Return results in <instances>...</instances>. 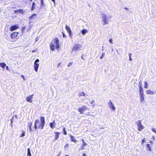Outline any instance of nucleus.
<instances>
[{
    "mask_svg": "<svg viewBox=\"0 0 156 156\" xmlns=\"http://www.w3.org/2000/svg\"><path fill=\"white\" fill-rule=\"evenodd\" d=\"M40 121L38 119H36L34 122V128L36 130L37 129H42L45 124V119L44 117L41 116L40 118Z\"/></svg>",
    "mask_w": 156,
    "mask_h": 156,
    "instance_id": "obj_1",
    "label": "nucleus"
},
{
    "mask_svg": "<svg viewBox=\"0 0 156 156\" xmlns=\"http://www.w3.org/2000/svg\"><path fill=\"white\" fill-rule=\"evenodd\" d=\"M50 47L51 50L54 51L55 48L58 49L60 48L59 41L58 38L56 37L53 39L50 44Z\"/></svg>",
    "mask_w": 156,
    "mask_h": 156,
    "instance_id": "obj_2",
    "label": "nucleus"
},
{
    "mask_svg": "<svg viewBox=\"0 0 156 156\" xmlns=\"http://www.w3.org/2000/svg\"><path fill=\"white\" fill-rule=\"evenodd\" d=\"M139 92L140 95V98L141 102H142L144 101V96L143 89L142 87L141 82H140L139 84Z\"/></svg>",
    "mask_w": 156,
    "mask_h": 156,
    "instance_id": "obj_3",
    "label": "nucleus"
},
{
    "mask_svg": "<svg viewBox=\"0 0 156 156\" xmlns=\"http://www.w3.org/2000/svg\"><path fill=\"white\" fill-rule=\"evenodd\" d=\"M19 34L18 32H13L10 34L11 39L12 40V41H15L17 39V37Z\"/></svg>",
    "mask_w": 156,
    "mask_h": 156,
    "instance_id": "obj_4",
    "label": "nucleus"
},
{
    "mask_svg": "<svg viewBox=\"0 0 156 156\" xmlns=\"http://www.w3.org/2000/svg\"><path fill=\"white\" fill-rule=\"evenodd\" d=\"M102 19L103 22H104V25L107 24L108 23V17L106 14H102Z\"/></svg>",
    "mask_w": 156,
    "mask_h": 156,
    "instance_id": "obj_5",
    "label": "nucleus"
},
{
    "mask_svg": "<svg viewBox=\"0 0 156 156\" xmlns=\"http://www.w3.org/2000/svg\"><path fill=\"white\" fill-rule=\"evenodd\" d=\"M88 109L86 105H83L80 107L78 108V111L80 112V114H82L84 113V112L87 110Z\"/></svg>",
    "mask_w": 156,
    "mask_h": 156,
    "instance_id": "obj_6",
    "label": "nucleus"
},
{
    "mask_svg": "<svg viewBox=\"0 0 156 156\" xmlns=\"http://www.w3.org/2000/svg\"><path fill=\"white\" fill-rule=\"evenodd\" d=\"M136 123L138 126V130L139 131H141L144 128V127L141 124V120H139L137 121Z\"/></svg>",
    "mask_w": 156,
    "mask_h": 156,
    "instance_id": "obj_7",
    "label": "nucleus"
},
{
    "mask_svg": "<svg viewBox=\"0 0 156 156\" xmlns=\"http://www.w3.org/2000/svg\"><path fill=\"white\" fill-rule=\"evenodd\" d=\"M81 48V45L80 44H75L73 46L72 49V51H75L79 50Z\"/></svg>",
    "mask_w": 156,
    "mask_h": 156,
    "instance_id": "obj_8",
    "label": "nucleus"
},
{
    "mask_svg": "<svg viewBox=\"0 0 156 156\" xmlns=\"http://www.w3.org/2000/svg\"><path fill=\"white\" fill-rule=\"evenodd\" d=\"M39 62V60L38 59H36L34 62V69L36 72H37L38 71V69L39 66V64L37 63Z\"/></svg>",
    "mask_w": 156,
    "mask_h": 156,
    "instance_id": "obj_9",
    "label": "nucleus"
},
{
    "mask_svg": "<svg viewBox=\"0 0 156 156\" xmlns=\"http://www.w3.org/2000/svg\"><path fill=\"white\" fill-rule=\"evenodd\" d=\"M151 144H147L146 145V148L147 151H151V146L153 144V142L151 140H150L149 142Z\"/></svg>",
    "mask_w": 156,
    "mask_h": 156,
    "instance_id": "obj_10",
    "label": "nucleus"
},
{
    "mask_svg": "<svg viewBox=\"0 0 156 156\" xmlns=\"http://www.w3.org/2000/svg\"><path fill=\"white\" fill-rule=\"evenodd\" d=\"M19 27V26L17 24L12 25L10 27V30L11 31H13L18 29Z\"/></svg>",
    "mask_w": 156,
    "mask_h": 156,
    "instance_id": "obj_11",
    "label": "nucleus"
},
{
    "mask_svg": "<svg viewBox=\"0 0 156 156\" xmlns=\"http://www.w3.org/2000/svg\"><path fill=\"white\" fill-rule=\"evenodd\" d=\"M34 94H32L27 97L26 98V100L27 101L31 103L32 102V99L33 98Z\"/></svg>",
    "mask_w": 156,
    "mask_h": 156,
    "instance_id": "obj_12",
    "label": "nucleus"
},
{
    "mask_svg": "<svg viewBox=\"0 0 156 156\" xmlns=\"http://www.w3.org/2000/svg\"><path fill=\"white\" fill-rule=\"evenodd\" d=\"M36 16L37 14L35 13L32 14L29 17L30 21L31 22H33L34 20L35 19Z\"/></svg>",
    "mask_w": 156,
    "mask_h": 156,
    "instance_id": "obj_13",
    "label": "nucleus"
},
{
    "mask_svg": "<svg viewBox=\"0 0 156 156\" xmlns=\"http://www.w3.org/2000/svg\"><path fill=\"white\" fill-rule=\"evenodd\" d=\"M108 105L109 107L111 108V110L113 111L115 109V108L114 107V105L112 103L111 101V100H110L109 102Z\"/></svg>",
    "mask_w": 156,
    "mask_h": 156,
    "instance_id": "obj_14",
    "label": "nucleus"
},
{
    "mask_svg": "<svg viewBox=\"0 0 156 156\" xmlns=\"http://www.w3.org/2000/svg\"><path fill=\"white\" fill-rule=\"evenodd\" d=\"M65 28L69 34V36H71L72 35V31L70 27L66 25Z\"/></svg>",
    "mask_w": 156,
    "mask_h": 156,
    "instance_id": "obj_15",
    "label": "nucleus"
},
{
    "mask_svg": "<svg viewBox=\"0 0 156 156\" xmlns=\"http://www.w3.org/2000/svg\"><path fill=\"white\" fill-rule=\"evenodd\" d=\"M55 134V136L54 138V140H57L59 138V135L60 134V132H54Z\"/></svg>",
    "mask_w": 156,
    "mask_h": 156,
    "instance_id": "obj_16",
    "label": "nucleus"
},
{
    "mask_svg": "<svg viewBox=\"0 0 156 156\" xmlns=\"http://www.w3.org/2000/svg\"><path fill=\"white\" fill-rule=\"evenodd\" d=\"M69 136L70 138V140L71 142H73L75 143H76L77 142V140L75 139L74 136L72 135H70Z\"/></svg>",
    "mask_w": 156,
    "mask_h": 156,
    "instance_id": "obj_17",
    "label": "nucleus"
},
{
    "mask_svg": "<svg viewBox=\"0 0 156 156\" xmlns=\"http://www.w3.org/2000/svg\"><path fill=\"white\" fill-rule=\"evenodd\" d=\"M32 122H29L27 123V126L29 128L30 131L31 132L32 131Z\"/></svg>",
    "mask_w": 156,
    "mask_h": 156,
    "instance_id": "obj_18",
    "label": "nucleus"
},
{
    "mask_svg": "<svg viewBox=\"0 0 156 156\" xmlns=\"http://www.w3.org/2000/svg\"><path fill=\"white\" fill-rule=\"evenodd\" d=\"M146 93L147 94H154V92L150 90H147L146 91Z\"/></svg>",
    "mask_w": 156,
    "mask_h": 156,
    "instance_id": "obj_19",
    "label": "nucleus"
},
{
    "mask_svg": "<svg viewBox=\"0 0 156 156\" xmlns=\"http://www.w3.org/2000/svg\"><path fill=\"white\" fill-rule=\"evenodd\" d=\"M87 145V144L85 142H83V143L82 145L81 146L80 148H79V149L80 150H84V147L86 146Z\"/></svg>",
    "mask_w": 156,
    "mask_h": 156,
    "instance_id": "obj_20",
    "label": "nucleus"
},
{
    "mask_svg": "<svg viewBox=\"0 0 156 156\" xmlns=\"http://www.w3.org/2000/svg\"><path fill=\"white\" fill-rule=\"evenodd\" d=\"M55 125H56V123L54 121H53L52 122H51L50 124V127L52 129H53L55 128Z\"/></svg>",
    "mask_w": 156,
    "mask_h": 156,
    "instance_id": "obj_21",
    "label": "nucleus"
},
{
    "mask_svg": "<svg viewBox=\"0 0 156 156\" xmlns=\"http://www.w3.org/2000/svg\"><path fill=\"white\" fill-rule=\"evenodd\" d=\"M6 65L4 62H1L0 63V66L3 69H4L5 66H6Z\"/></svg>",
    "mask_w": 156,
    "mask_h": 156,
    "instance_id": "obj_22",
    "label": "nucleus"
},
{
    "mask_svg": "<svg viewBox=\"0 0 156 156\" xmlns=\"http://www.w3.org/2000/svg\"><path fill=\"white\" fill-rule=\"evenodd\" d=\"M36 3L34 2H33L32 4V7L31 9V11H33L35 8Z\"/></svg>",
    "mask_w": 156,
    "mask_h": 156,
    "instance_id": "obj_23",
    "label": "nucleus"
},
{
    "mask_svg": "<svg viewBox=\"0 0 156 156\" xmlns=\"http://www.w3.org/2000/svg\"><path fill=\"white\" fill-rule=\"evenodd\" d=\"M85 96V94L83 92H80L78 95L79 97Z\"/></svg>",
    "mask_w": 156,
    "mask_h": 156,
    "instance_id": "obj_24",
    "label": "nucleus"
},
{
    "mask_svg": "<svg viewBox=\"0 0 156 156\" xmlns=\"http://www.w3.org/2000/svg\"><path fill=\"white\" fill-rule=\"evenodd\" d=\"M81 33L83 35H84L87 32V30L86 29H84L81 30Z\"/></svg>",
    "mask_w": 156,
    "mask_h": 156,
    "instance_id": "obj_25",
    "label": "nucleus"
},
{
    "mask_svg": "<svg viewBox=\"0 0 156 156\" xmlns=\"http://www.w3.org/2000/svg\"><path fill=\"white\" fill-rule=\"evenodd\" d=\"M15 12H16L17 13L20 12L23 13V11L22 9H19L16 11Z\"/></svg>",
    "mask_w": 156,
    "mask_h": 156,
    "instance_id": "obj_26",
    "label": "nucleus"
},
{
    "mask_svg": "<svg viewBox=\"0 0 156 156\" xmlns=\"http://www.w3.org/2000/svg\"><path fill=\"white\" fill-rule=\"evenodd\" d=\"M27 156H31V155L30 151V149L29 148H28L27 149Z\"/></svg>",
    "mask_w": 156,
    "mask_h": 156,
    "instance_id": "obj_27",
    "label": "nucleus"
},
{
    "mask_svg": "<svg viewBox=\"0 0 156 156\" xmlns=\"http://www.w3.org/2000/svg\"><path fill=\"white\" fill-rule=\"evenodd\" d=\"M144 87L146 89L148 87V85L147 83V81H145L144 82Z\"/></svg>",
    "mask_w": 156,
    "mask_h": 156,
    "instance_id": "obj_28",
    "label": "nucleus"
},
{
    "mask_svg": "<svg viewBox=\"0 0 156 156\" xmlns=\"http://www.w3.org/2000/svg\"><path fill=\"white\" fill-rule=\"evenodd\" d=\"M63 131L64 134L65 135H66L67 134V133L66 130V128L65 127H64L63 128Z\"/></svg>",
    "mask_w": 156,
    "mask_h": 156,
    "instance_id": "obj_29",
    "label": "nucleus"
},
{
    "mask_svg": "<svg viewBox=\"0 0 156 156\" xmlns=\"http://www.w3.org/2000/svg\"><path fill=\"white\" fill-rule=\"evenodd\" d=\"M22 134L20 136V137H23L25 135V132L24 131L22 130Z\"/></svg>",
    "mask_w": 156,
    "mask_h": 156,
    "instance_id": "obj_30",
    "label": "nucleus"
},
{
    "mask_svg": "<svg viewBox=\"0 0 156 156\" xmlns=\"http://www.w3.org/2000/svg\"><path fill=\"white\" fill-rule=\"evenodd\" d=\"M41 1L40 6L41 7H42L44 6L43 0H41Z\"/></svg>",
    "mask_w": 156,
    "mask_h": 156,
    "instance_id": "obj_31",
    "label": "nucleus"
},
{
    "mask_svg": "<svg viewBox=\"0 0 156 156\" xmlns=\"http://www.w3.org/2000/svg\"><path fill=\"white\" fill-rule=\"evenodd\" d=\"M146 142V139L145 138H143L141 140V144L143 145L144 143Z\"/></svg>",
    "mask_w": 156,
    "mask_h": 156,
    "instance_id": "obj_32",
    "label": "nucleus"
},
{
    "mask_svg": "<svg viewBox=\"0 0 156 156\" xmlns=\"http://www.w3.org/2000/svg\"><path fill=\"white\" fill-rule=\"evenodd\" d=\"M14 120V117H12V118L11 119V123H10V125L12 126V123H13V121Z\"/></svg>",
    "mask_w": 156,
    "mask_h": 156,
    "instance_id": "obj_33",
    "label": "nucleus"
},
{
    "mask_svg": "<svg viewBox=\"0 0 156 156\" xmlns=\"http://www.w3.org/2000/svg\"><path fill=\"white\" fill-rule=\"evenodd\" d=\"M69 144H67L64 146V149H67L69 148Z\"/></svg>",
    "mask_w": 156,
    "mask_h": 156,
    "instance_id": "obj_34",
    "label": "nucleus"
},
{
    "mask_svg": "<svg viewBox=\"0 0 156 156\" xmlns=\"http://www.w3.org/2000/svg\"><path fill=\"white\" fill-rule=\"evenodd\" d=\"M26 27H23L22 28V32H24L25 29H26Z\"/></svg>",
    "mask_w": 156,
    "mask_h": 156,
    "instance_id": "obj_35",
    "label": "nucleus"
},
{
    "mask_svg": "<svg viewBox=\"0 0 156 156\" xmlns=\"http://www.w3.org/2000/svg\"><path fill=\"white\" fill-rule=\"evenodd\" d=\"M73 63V62H70L69 63L68 65V67H70L72 65Z\"/></svg>",
    "mask_w": 156,
    "mask_h": 156,
    "instance_id": "obj_36",
    "label": "nucleus"
},
{
    "mask_svg": "<svg viewBox=\"0 0 156 156\" xmlns=\"http://www.w3.org/2000/svg\"><path fill=\"white\" fill-rule=\"evenodd\" d=\"M104 54L105 53L103 52L102 53V55L100 57V58L101 59L103 58L104 57Z\"/></svg>",
    "mask_w": 156,
    "mask_h": 156,
    "instance_id": "obj_37",
    "label": "nucleus"
},
{
    "mask_svg": "<svg viewBox=\"0 0 156 156\" xmlns=\"http://www.w3.org/2000/svg\"><path fill=\"white\" fill-rule=\"evenodd\" d=\"M152 131L155 133H156V129L155 128H153L151 129Z\"/></svg>",
    "mask_w": 156,
    "mask_h": 156,
    "instance_id": "obj_38",
    "label": "nucleus"
},
{
    "mask_svg": "<svg viewBox=\"0 0 156 156\" xmlns=\"http://www.w3.org/2000/svg\"><path fill=\"white\" fill-rule=\"evenodd\" d=\"M109 41L111 44H113L112 39V38L110 39L109 40Z\"/></svg>",
    "mask_w": 156,
    "mask_h": 156,
    "instance_id": "obj_39",
    "label": "nucleus"
},
{
    "mask_svg": "<svg viewBox=\"0 0 156 156\" xmlns=\"http://www.w3.org/2000/svg\"><path fill=\"white\" fill-rule=\"evenodd\" d=\"M95 103V101H94V100H93L90 103V104H91V105H92L94 103Z\"/></svg>",
    "mask_w": 156,
    "mask_h": 156,
    "instance_id": "obj_40",
    "label": "nucleus"
},
{
    "mask_svg": "<svg viewBox=\"0 0 156 156\" xmlns=\"http://www.w3.org/2000/svg\"><path fill=\"white\" fill-rule=\"evenodd\" d=\"M62 35H63V37L64 38L65 37H66V36L65 35V34L64 33H63V32H62Z\"/></svg>",
    "mask_w": 156,
    "mask_h": 156,
    "instance_id": "obj_41",
    "label": "nucleus"
},
{
    "mask_svg": "<svg viewBox=\"0 0 156 156\" xmlns=\"http://www.w3.org/2000/svg\"><path fill=\"white\" fill-rule=\"evenodd\" d=\"M6 69L7 70H9V67L8 66H6Z\"/></svg>",
    "mask_w": 156,
    "mask_h": 156,
    "instance_id": "obj_42",
    "label": "nucleus"
},
{
    "mask_svg": "<svg viewBox=\"0 0 156 156\" xmlns=\"http://www.w3.org/2000/svg\"><path fill=\"white\" fill-rule=\"evenodd\" d=\"M129 57H131V55H132V54L131 53H129Z\"/></svg>",
    "mask_w": 156,
    "mask_h": 156,
    "instance_id": "obj_43",
    "label": "nucleus"
},
{
    "mask_svg": "<svg viewBox=\"0 0 156 156\" xmlns=\"http://www.w3.org/2000/svg\"><path fill=\"white\" fill-rule=\"evenodd\" d=\"M82 142L83 143V142H85L84 141V139H81V140Z\"/></svg>",
    "mask_w": 156,
    "mask_h": 156,
    "instance_id": "obj_44",
    "label": "nucleus"
},
{
    "mask_svg": "<svg viewBox=\"0 0 156 156\" xmlns=\"http://www.w3.org/2000/svg\"><path fill=\"white\" fill-rule=\"evenodd\" d=\"M21 77H22L24 80H25V79H24V76L23 75H22L21 76Z\"/></svg>",
    "mask_w": 156,
    "mask_h": 156,
    "instance_id": "obj_45",
    "label": "nucleus"
},
{
    "mask_svg": "<svg viewBox=\"0 0 156 156\" xmlns=\"http://www.w3.org/2000/svg\"><path fill=\"white\" fill-rule=\"evenodd\" d=\"M82 156H87V155L85 153H83V154Z\"/></svg>",
    "mask_w": 156,
    "mask_h": 156,
    "instance_id": "obj_46",
    "label": "nucleus"
},
{
    "mask_svg": "<svg viewBox=\"0 0 156 156\" xmlns=\"http://www.w3.org/2000/svg\"><path fill=\"white\" fill-rule=\"evenodd\" d=\"M60 66V63H59L58 64V65L57 67H58Z\"/></svg>",
    "mask_w": 156,
    "mask_h": 156,
    "instance_id": "obj_47",
    "label": "nucleus"
},
{
    "mask_svg": "<svg viewBox=\"0 0 156 156\" xmlns=\"http://www.w3.org/2000/svg\"><path fill=\"white\" fill-rule=\"evenodd\" d=\"M129 60H130V61H131L132 60V58H131V57H130L129 58Z\"/></svg>",
    "mask_w": 156,
    "mask_h": 156,
    "instance_id": "obj_48",
    "label": "nucleus"
},
{
    "mask_svg": "<svg viewBox=\"0 0 156 156\" xmlns=\"http://www.w3.org/2000/svg\"><path fill=\"white\" fill-rule=\"evenodd\" d=\"M125 9H126V10H129L126 7L125 8Z\"/></svg>",
    "mask_w": 156,
    "mask_h": 156,
    "instance_id": "obj_49",
    "label": "nucleus"
},
{
    "mask_svg": "<svg viewBox=\"0 0 156 156\" xmlns=\"http://www.w3.org/2000/svg\"><path fill=\"white\" fill-rule=\"evenodd\" d=\"M32 52H35V50H33L32 51Z\"/></svg>",
    "mask_w": 156,
    "mask_h": 156,
    "instance_id": "obj_50",
    "label": "nucleus"
},
{
    "mask_svg": "<svg viewBox=\"0 0 156 156\" xmlns=\"http://www.w3.org/2000/svg\"><path fill=\"white\" fill-rule=\"evenodd\" d=\"M51 1H52L53 2L55 3V0H51Z\"/></svg>",
    "mask_w": 156,
    "mask_h": 156,
    "instance_id": "obj_51",
    "label": "nucleus"
},
{
    "mask_svg": "<svg viewBox=\"0 0 156 156\" xmlns=\"http://www.w3.org/2000/svg\"><path fill=\"white\" fill-rule=\"evenodd\" d=\"M65 156H69L68 155H65Z\"/></svg>",
    "mask_w": 156,
    "mask_h": 156,
    "instance_id": "obj_52",
    "label": "nucleus"
},
{
    "mask_svg": "<svg viewBox=\"0 0 156 156\" xmlns=\"http://www.w3.org/2000/svg\"><path fill=\"white\" fill-rule=\"evenodd\" d=\"M83 57V56H81V58H82V59H83V57Z\"/></svg>",
    "mask_w": 156,
    "mask_h": 156,
    "instance_id": "obj_53",
    "label": "nucleus"
},
{
    "mask_svg": "<svg viewBox=\"0 0 156 156\" xmlns=\"http://www.w3.org/2000/svg\"><path fill=\"white\" fill-rule=\"evenodd\" d=\"M83 57V56H81V58H82V59H83V57Z\"/></svg>",
    "mask_w": 156,
    "mask_h": 156,
    "instance_id": "obj_54",
    "label": "nucleus"
},
{
    "mask_svg": "<svg viewBox=\"0 0 156 156\" xmlns=\"http://www.w3.org/2000/svg\"><path fill=\"white\" fill-rule=\"evenodd\" d=\"M29 0L30 1H32V0Z\"/></svg>",
    "mask_w": 156,
    "mask_h": 156,
    "instance_id": "obj_55",
    "label": "nucleus"
},
{
    "mask_svg": "<svg viewBox=\"0 0 156 156\" xmlns=\"http://www.w3.org/2000/svg\"><path fill=\"white\" fill-rule=\"evenodd\" d=\"M60 154H58L57 156H59Z\"/></svg>",
    "mask_w": 156,
    "mask_h": 156,
    "instance_id": "obj_56",
    "label": "nucleus"
}]
</instances>
